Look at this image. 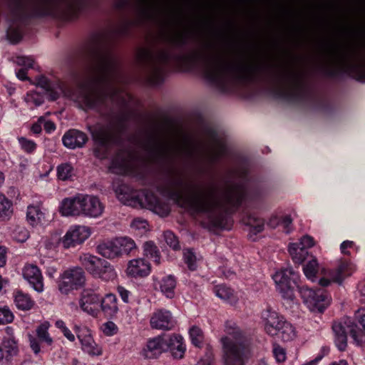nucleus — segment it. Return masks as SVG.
I'll list each match as a JSON object with an SVG mask.
<instances>
[{"label":"nucleus","instance_id":"obj_17","mask_svg":"<svg viewBox=\"0 0 365 365\" xmlns=\"http://www.w3.org/2000/svg\"><path fill=\"white\" fill-rule=\"evenodd\" d=\"M101 294L97 289H83L80 294L78 305L81 309L92 317H97L99 313Z\"/></svg>","mask_w":365,"mask_h":365},{"label":"nucleus","instance_id":"obj_26","mask_svg":"<svg viewBox=\"0 0 365 365\" xmlns=\"http://www.w3.org/2000/svg\"><path fill=\"white\" fill-rule=\"evenodd\" d=\"M164 351H166L165 338L158 336L147 341L142 355L146 359H156Z\"/></svg>","mask_w":365,"mask_h":365},{"label":"nucleus","instance_id":"obj_52","mask_svg":"<svg viewBox=\"0 0 365 365\" xmlns=\"http://www.w3.org/2000/svg\"><path fill=\"white\" fill-rule=\"evenodd\" d=\"M183 260L190 271H195L197 269V258L192 250L188 249L184 251Z\"/></svg>","mask_w":365,"mask_h":365},{"label":"nucleus","instance_id":"obj_51","mask_svg":"<svg viewBox=\"0 0 365 365\" xmlns=\"http://www.w3.org/2000/svg\"><path fill=\"white\" fill-rule=\"evenodd\" d=\"M18 142L21 149L26 154L32 155L37 149V144L34 140L25 137H19Z\"/></svg>","mask_w":365,"mask_h":365},{"label":"nucleus","instance_id":"obj_57","mask_svg":"<svg viewBox=\"0 0 365 365\" xmlns=\"http://www.w3.org/2000/svg\"><path fill=\"white\" fill-rule=\"evenodd\" d=\"M73 330L75 331L80 342L86 340V339H88V337L93 336L91 330L86 326L76 324L73 327Z\"/></svg>","mask_w":365,"mask_h":365},{"label":"nucleus","instance_id":"obj_48","mask_svg":"<svg viewBox=\"0 0 365 365\" xmlns=\"http://www.w3.org/2000/svg\"><path fill=\"white\" fill-rule=\"evenodd\" d=\"M24 101L31 108L38 107L44 102L43 96L34 91H29L24 97Z\"/></svg>","mask_w":365,"mask_h":365},{"label":"nucleus","instance_id":"obj_38","mask_svg":"<svg viewBox=\"0 0 365 365\" xmlns=\"http://www.w3.org/2000/svg\"><path fill=\"white\" fill-rule=\"evenodd\" d=\"M288 251L292 260L297 264H302L308 256V251L305 247H301L298 243H290Z\"/></svg>","mask_w":365,"mask_h":365},{"label":"nucleus","instance_id":"obj_55","mask_svg":"<svg viewBox=\"0 0 365 365\" xmlns=\"http://www.w3.org/2000/svg\"><path fill=\"white\" fill-rule=\"evenodd\" d=\"M14 316L8 306L0 307V324L11 323Z\"/></svg>","mask_w":365,"mask_h":365},{"label":"nucleus","instance_id":"obj_8","mask_svg":"<svg viewBox=\"0 0 365 365\" xmlns=\"http://www.w3.org/2000/svg\"><path fill=\"white\" fill-rule=\"evenodd\" d=\"M356 317L363 327L360 329L357 324L348 317L332 324V331L334 336V344L340 351H344L347 348V331L357 346H365V309H360L356 313Z\"/></svg>","mask_w":365,"mask_h":365},{"label":"nucleus","instance_id":"obj_60","mask_svg":"<svg viewBox=\"0 0 365 365\" xmlns=\"http://www.w3.org/2000/svg\"><path fill=\"white\" fill-rule=\"evenodd\" d=\"M359 247L355 242L351 240H345L340 245V250L343 255H351V250L358 251Z\"/></svg>","mask_w":365,"mask_h":365},{"label":"nucleus","instance_id":"obj_32","mask_svg":"<svg viewBox=\"0 0 365 365\" xmlns=\"http://www.w3.org/2000/svg\"><path fill=\"white\" fill-rule=\"evenodd\" d=\"M100 307L104 315L113 318L119 311L118 299L114 294L108 293L104 297L101 296Z\"/></svg>","mask_w":365,"mask_h":365},{"label":"nucleus","instance_id":"obj_56","mask_svg":"<svg viewBox=\"0 0 365 365\" xmlns=\"http://www.w3.org/2000/svg\"><path fill=\"white\" fill-rule=\"evenodd\" d=\"M73 330L75 331L80 342L86 340V339H88V337L93 336L91 330L86 326L76 324L73 327Z\"/></svg>","mask_w":365,"mask_h":365},{"label":"nucleus","instance_id":"obj_44","mask_svg":"<svg viewBox=\"0 0 365 365\" xmlns=\"http://www.w3.org/2000/svg\"><path fill=\"white\" fill-rule=\"evenodd\" d=\"M188 333L192 344L195 347L201 348L205 341V335L202 329L194 325L189 329Z\"/></svg>","mask_w":365,"mask_h":365},{"label":"nucleus","instance_id":"obj_49","mask_svg":"<svg viewBox=\"0 0 365 365\" xmlns=\"http://www.w3.org/2000/svg\"><path fill=\"white\" fill-rule=\"evenodd\" d=\"M318 269L319 263L315 257L309 260L303 267V272L305 276L312 282L316 279Z\"/></svg>","mask_w":365,"mask_h":365},{"label":"nucleus","instance_id":"obj_23","mask_svg":"<svg viewBox=\"0 0 365 365\" xmlns=\"http://www.w3.org/2000/svg\"><path fill=\"white\" fill-rule=\"evenodd\" d=\"M150 324L153 329L163 330H170L175 326L171 312L165 309L155 311L150 317Z\"/></svg>","mask_w":365,"mask_h":365},{"label":"nucleus","instance_id":"obj_46","mask_svg":"<svg viewBox=\"0 0 365 365\" xmlns=\"http://www.w3.org/2000/svg\"><path fill=\"white\" fill-rule=\"evenodd\" d=\"M213 291L217 297L223 300L231 302L235 299L233 290L225 284L215 286Z\"/></svg>","mask_w":365,"mask_h":365},{"label":"nucleus","instance_id":"obj_22","mask_svg":"<svg viewBox=\"0 0 365 365\" xmlns=\"http://www.w3.org/2000/svg\"><path fill=\"white\" fill-rule=\"evenodd\" d=\"M49 324L48 322L39 325L36 331V337L29 335L30 347L35 354H38L41 351L40 343L45 344L48 346L53 344V339L48 333Z\"/></svg>","mask_w":365,"mask_h":365},{"label":"nucleus","instance_id":"obj_31","mask_svg":"<svg viewBox=\"0 0 365 365\" xmlns=\"http://www.w3.org/2000/svg\"><path fill=\"white\" fill-rule=\"evenodd\" d=\"M177 279L172 274L162 277L160 279L154 280L155 289H159L167 298L173 299L175 297V289Z\"/></svg>","mask_w":365,"mask_h":365},{"label":"nucleus","instance_id":"obj_18","mask_svg":"<svg viewBox=\"0 0 365 365\" xmlns=\"http://www.w3.org/2000/svg\"><path fill=\"white\" fill-rule=\"evenodd\" d=\"M135 154L130 148H119L112 159L110 170L117 174H125L130 169Z\"/></svg>","mask_w":365,"mask_h":365},{"label":"nucleus","instance_id":"obj_10","mask_svg":"<svg viewBox=\"0 0 365 365\" xmlns=\"http://www.w3.org/2000/svg\"><path fill=\"white\" fill-rule=\"evenodd\" d=\"M115 194L119 201L124 205L133 206L139 202L142 206L161 217H166L170 212L169 205L163 202L151 192L146 191L144 192L143 197L139 200L138 197L128 185L121 184L115 189Z\"/></svg>","mask_w":365,"mask_h":365},{"label":"nucleus","instance_id":"obj_34","mask_svg":"<svg viewBox=\"0 0 365 365\" xmlns=\"http://www.w3.org/2000/svg\"><path fill=\"white\" fill-rule=\"evenodd\" d=\"M45 212L43 211L42 202L36 205H29L26 210V220L32 227L39 225L44 218Z\"/></svg>","mask_w":365,"mask_h":365},{"label":"nucleus","instance_id":"obj_37","mask_svg":"<svg viewBox=\"0 0 365 365\" xmlns=\"http://www.w3.org/2000/svg\"><path fill=\"white\" fill-rule=\"evenodd\" d=\"M277 336H279L283 341H291L297 337L296 328L285 319Z\"/></svg>","mask_w":365,"mask_h":365},{"label":"nucleus","instance_id":"obj_33","mask_svg":"<svg viewBox=\"0 0 365 365\" xmlns=\"http://www.w3.org/2000/svg\"><path fill=\"white\" fill-rule=\"evenodd\" d=\"M13 299L16 307L19 310L29 311L35 305V301L31 297L20 289H15L13 293Z\"/></svg>","mask_w":365,"mask_h":365},{"label":"nucleus","instance_id":"obj_45","mask_svg":"<svg viewBox=\"0 0 365 365\" xmlns=\"http://www.w3.org/2000/svg\"><path fill=\"white\" fill-rule=\"evenodd\" d=\"M74 175V169L71 163H63L56 168V175L58 180L66 181L71 179Z\"/></svg>","mask_w":365,"mask_h":365},{"label":"nucleus","instance_id":"obj_1","mask_svg":"<svg viewBox=\"0 0 365 365\" xmlns=\"http://www.w3.org/2000/svg\"><path fill=\"white\" fill-rule=\"evenodd\" d=\"M193 187L185 180L179 170L172 168L168 170L160 191L192 215H204L200 221L202 227L210 231L230 230L232 221L228 216V209H237L241 205L246 197L245 185L235 183L224 190L214 182L198 189H191Z\"/></svg>","mask_w":365,"mask_h":365},{"label":"nucleus","instance_id":"obj_27","mask_svg":"<svg viewBox=\"0 0 365 365\" xmlns=\"http://www.w3.org/2000/svg\"><path fill=\"white\" fill-rule=\"evenodd\" d=\"M87 141V135L83 131L76 129L68 130L62 138L63 145L69 149L82 148Z\"/></svg>","mask_w":365,"mask_h":365},{"label":"nucleus","instance_id":"obj_14","mask_svg":"<svg viewBox=\"0 0 365 365\" xmlns=\"http://www.w3.org/2000/svg\"><path fill=\"white\" fill-rule=\"evenodd\" d=\"M142 147L153 160H170V148L165 143H159L155 130L148 135V140L143 143Z\"/></svg>","mask_w":365,"mask_h":365},{"label":"nucleus","instance_id":"obj_47","mask_svg":"<svg viewBox=\"0 0 365 365\" xmlns=\"http://www.w3.org/2000/svg\"><path fill=\"white\" fill-rule=\"evenodd\" d=\"M81 6L78 0H67L66 15L68 20L76 19L80 12Z\"/></svg>","mask_w":365,"mask_h":365},{"label":"nucleus","instance_id":"obj_21","mask_svg":"<svg viewBox=\"0 0 365 365\" xmlns=\"http://www.w3.org/2000/svg\"><path fill=\"white\" fill-rule=\"evenodd\" d=\"M83 202V195L81 194L66 197L62 200L59 212L62 216L66 217L81 215Z\"/></svg>","mask_w":365,"mask_h":365},{"label":"nucleus","instance_id":"obj_61","mask_svg":"<svg viewBox=\"0 0 365 365\" xmlns=\"http://www.w3.org/2000/svg\"><path fill=\"white\" fill-rule=\"evenodd\" d=\"M279 225L282 226L283 230L286 233H289L292 229V219L290 215L282 216L279 219Z\"/></svg>","mask_w":365,"mask_h":365},{"label":"nucleus","instance_id":"obj_9","mask_svg":"<svg viewBox=\"0 0 365 365\" xmlns=\"http://www.w3.org/2000/svg\"><path fill=\"white\" fill-rule=\"evenodd\" d=\"M275 78L283 86L277 88V95L281 98L287 100H299L307 93V88L305 83V73L292 65L288 64L275 76Z\"/></svg>","mask_w":365,"mask_h":365},{"label":"nucleus","instance_id":"obj_3","mask_svg":"<svg viewBox=\"0 0 365 365\" xmlns=\"http://www.w3.org/2000/svg\"><path fill=\"white\" fill-rule=\"evenodd\" d=\"M86 52L89 70L93 76L80 102L85 109L100 112L108 99L113 101L118 94L115 84L120 81V63L113 49L99 39L92 41L87 46Z\"/></svg>","mask_w":365,"mask_h":365},{"label":"nucleus","instance_id":"obj_19","mask_svg":"<svg viewBox=\"0 0 365 365\" xmlns=\"http://www.w3.org/2000/svg\"><path fill=\"white\" fill-rule=\"evenodd\" d=\"M284 320L285 317L283 315L270 307H267L262 312V321L264 331L271 336L278 334L279 329Z\"/></svg>","mask_w":365,"mask_h":365},{"label":"nucleus","instance_id":"obj_42","mask_svg":"<svg viewBox=\"0 0 365 365\" xmlns=\"http://www.w3.org/2000/svg\"><path fill=\"white\" fill-rule=\"evenodd\" d=\"M143 253L145 257L153 260L156 265L160 264V253L153 242L148 241L144 243Z\"/></svg>","mask_w":365,"mask_h":365},{"label":"nucleus","instance_id":"obj_29","mask_svg":"<svg viewBox=\"0 0 365 365\" xmlns=\"http://www.w3.org/2000/svg\"><path fill=\"white\" fill-rule=\"evenodd\" d=\"M166 351L169 350L175 359H182L186 351L183 337L173 334L165 339Z\"/></svg>","mask_w":365,"mask_h":365},{"label":"nucleus","instance_id":"obj_4","mask_svg":"<svg viewBox=\"0 0 365 365\" xmlns=\"http://www.w3.org/2000/svg\"><path fill=\"white\" fill-rule=\"evenodd\" d=\"M272 279L277 292L284 300L293 302L297 288L304 304L313 312L322 313L330 304L331 298L325 290H314L306 285L300 286L299 275L292 267L280 269L272 275Z\"/></svg>","mask_w":365,"mask_h":365},{"label":"nucleus","instance_id":"obj_58","mask_svg":"<svg viewBox=\"0 0 365 365\" xmlns=\"http://www.w3.org/2000/svg\"><path fill=\"white\" fill-rule=\"evenodd\" d=\"M163 235L165 242L167 243L168 245H169L171 248H173L175 250L180 249L178 239L173 232L167 230L164 232Z\"/></svg>","mask_w":365,"mask_h":365},{"label":"nucleus","instance_id":"obj_43","mask_svg":"<svg viewBox=\"0 0 365 365\" xmlns=\"http://www.w3.org/2000/svg\"><path fill=\"white\" fill-rule=\"evenodd\" d=\"M119 256L129 254L135 247V243L130 237L115 238Z\"/></svg>","mask_w":365,"mask_h":365},{"label":"nucleus","instance_id":"obj_25","mask_svg":"<svg viewBox=\"0 0 365 365\" xmlns=\"http://www.w3.org/2000/svg\"><path fill=\"white\" fill-rule=\"evenodd\" d=\"M36 85L44 90L45 94L51 101H56L63 91V87L59 81H51L45 76L36 77Z\"/></svg>","mask_w":365,"mask_h":365},{"label":"nucleus","instance_id":"obj_30","mask_svg":"<svg viewBox=\"0 0 365 365\" xmlns=\"http://www.w3.org/2000/svg\"><path fill=\"white\" fill-rule=\"evenodd\" d=\"M83 201L82 215L97 217L103 213L104 207L97 197L83 195Z\"/></svg>","mask_w":365,"mask_h":365},{"label":"nucleus","instance_id":"obj_12","mask_svg":"<svg viewBox=\"0 0 365 365\" xmlns=\"http://www.w3.org/2000/svg\"><path fill=\"white\" fill-rule=\"evenodd\" d=\"M86 277L81 267H73L64 270L59 276L57 285L59 292L68 294L73 290H78L86 284Z\"/></svg>","mask_w":365,"mask_h":365},{"label":"nucleus","instance_id":"obj_59","mask_svg":"<svg viewBox=\"0 0 365 365\" xmlns=\"http://www.w3.org/2000/svg\"><path fill=\"white\" fill-rule=\"evenodd\" d=\"M273 355L279 363L285 361L287 359L286 350L279 344L274 343L272 349Z\"/></svg>","mask_w":365,"mask_h":365},{"label":"nucleus","instance_id":"obj_53","mask_svg":"<svg viewBox=\"0 0 365 365\" xmlns=\"http://www.w3.org/2000/svg\"><path fill=\"white\" fill-rule=\"evenodd\" d=\"M183 145L181 147L180 152L185 155L187 158H191L194 156L197 147L194 145L187 137L182 139Z\"/></svg>","mask_w":365,"mask_h":365},{"label":"nucleus","instance_id":"obj_7","mask_svg":"<svg viewBox=\"0 0 365 365\" xmlns=\"http://www.w3.org/2000/svg\"><path fill=\"white\" fill-rule=\"evenodd\" d=\"M322 53L339 65L340 70L358 81H365V54L362 57L359 45L346 47L345 52H338L336 46L327 42L323 45Z\"/></svg>","mask_w":365,"mask_h":365},{"label":"nucleus","instance_id":"obj_54","mask_svg":"<svg viewBox=\"0 0 365 365\" xmlns=\"http://www.w3.org/2000/svg\"><path fill=\"white\" fill-rule=\"evenodd\" d=\"M320 70L324 76L329 78H335L339 73V70L335 68L334 64L331 63L329 61L322 64L320 66Z\"/></svg>","mask_w":365,"mask_h":365},{"label":"nucleus","instance_id":"obj_15","mask_svg":"<svg viewBox=\"0 0 365 365\" xmlns=\"http://www.w3.org/2000/svg\"><path fill=\"white\" fill-rule=\"evenodd\" d=\"M356 270V266L350 261L341 260L336 269H329L327 272L329 278L322 277L319 284L323 287H328L331 282L341 284L344 279L351 275Z\"/></svg>","mask_w":365,"mask_h":365},{"label":"nucleus","instance_id":"obj_5","mask_svg":"<svg viewBox=\"0 0 365 365\" xmlns=\"http://www.w3.org/2000/svg\"><path fill=\"white\" fill-rule=\"evenodd\" d=\"M133 115L131 111L121 113L116 123L109 122L106 124H96L91 133L96 145L93 149L94 155L100 159L107 156L108 149L113 145L120 146L123 143V135L126 130L125 123Z\"/></svg>","mask_w":365,"mask_h":365},{"label":"nucleus","instance_id":"obj_2","mask_svg":"<svg viewBox=\"0 0 365 365\" xmlns=\"http://www.w3.org/2000/svg\"><path fill=\"white\" fill-rule=\"evenodd\" d=\"M137 61L146 68L147 81L150 85L163 82L164 68L170 61L177 62L202 60L205 63V76L212 83H220L228 74H232L242 82H252L257 75L269 73L274 67L270 62L254 63H232L227 61L222 53H205L202 51H193L188 53L173 55L166 49L154 53L150 48H140L136 53Z\"/></svg>","mask_w":365,"mask_h":365},{"label":"nucleus","instance_id":"obj_20","mask_svg":"<svg viewBox=\"0 0 365 365\" xmlns=\"http://www.w3.org/2000/svg\"><path fill=\"white\" fill-rule=\"evenodd\" d=\"M1 345L5 353V360L11 361L19 353V340L14 334V329L7 326L4 329Z\"/></svg>","mask_w":365,"mask_h":365},{"label":"nucleus","instance_id":"obj_16","mask_svg":"<svg viewBox=\"0 0 365 365\" xmlns=\"http://www.w3.org/2000/svg\"><path fill=\"white\" fill-rule=\"evenodd\" d=\"M91 235V230L89 227L73 225L68 229L66 235L61 240V242L65 249L75 247L83 244Z\"/></svg>","mask_w":365,"mask_h":365},{"label":"nucleus","instance_id":"obj_64","mask_svg":"<svg viewBox=\"0 0 365 365\" xmlns=\"http://www.w3.org/2000/svg\"><path fill=\"white\" fill-rule=\"evenodd\" d=\"M117 331L118 327L113 322H107L103 325V331L106 336H113Z\"/></svg>","mask_w":365,"mask_h":365},{"label":"nucleus","instance_id":"obj_6","mask_svg":"<svg viewBox=\"0 0 365 365\" xmlns=\"http://www.w3.org/2000/svg\"><path fill=\"white\" fill-rule=\"evenodd\" d=\"M225 332L227 336L220 339L225 365H245L250 346V339L245 332L231 320L225 322Z\"/></svg>","mask_w":365,"mask_h":365},{"label":"nucleus","instance_id":"obj_62","mask_svg":"<svg viewBox=\"0 0 365 365\" xmlns=\"http://www.w3.org/2000/svg\"><path fill=\"white\" fill-rule=\"evenodd\" d=\"M16 62L18 65L25 67L26 68H31L34 65V60L31 56H18Z\"/></svg>","mask_w":365,"mask_h":365},{"label":"nucleus","instance_id":"obj_28","mask_svg":"<svg viewBox=\"0 0 365 365\" xmlns=\"http://www.w3.org/2000/svg\"><path fill=\"white\" fill-rule=\"evenodd\" d=\"M126 272L131 277H144L150 274V264L145 259H133L129 261Z\"/></svg>","mask_w":365,"mask_h":365},{"label":"nucleus","instance_id":"obj_35","mask_svg":"<svg viewBox=\"0 0 365 365\" xmlns=\"http://www.w3.org/2000/svg\"><path fill=\"white\" fill-rule=\"evenodd\" d=\"M97 252L104 257L113 259L119 256L115 239L100 243L96 247Z\"/></svg>","mask_w":365,"mask_h":365},{"label":"nucleus","instance_id":"obj_39","mask_svg":"<svg viewBox=\"0 0 365 365\" xmlns=\"http://www.w3.org/2000/svg\"><path fill=\"white\" fill-rule=\"evenodd\" d=\"M244 223L250 227V235H257L263 231L264 227V221L262 218L250 215L243 219Z\"/></svg>","mask_w":365,"mask_h":365},{"label":"nucleus","instance_id":"obj_40","mask_svg":"<svg viewBox=\"0 0 365 365\" xmlns=\"http://www.w3.org/2000/svg\"><path fill=\"white\" fill-rule=\"evenodd\" d=\"M80 343L82 350L88 355L92 356H98L103 354L102 347L96 343L93 336L88 337V339H86Z\"/></svg>","mask_w":365,"mask_h":365},{"label":"nucleus","instance_id":"obj_36","mask_svg":"<svg viewBox=\"0 0 365 365\" xmlns=\"http://www.w3.org/2000/svg\"><path fill=\"white\" fill-rule=\"evenodd\" d=\"M189 37L188 31L184 30L167 35L165 40L176 48H181L187 44Z\"/></svg>","mask_w":365,"mask_h":365},{"label":"nucleus","instance_id":"obj_63","mask_svg":"<svg viewBox=\"0 0 365 365\" xmlns=\"http://www.w3.org/2000/svg\"><path fill=\"white\" fill-rule=\"evenodd\" d=\"M130 226L135 230L145 231L148 229V223L147 220L142 218H135L132 221Z\"/></svg>","mask_w":365,"mask_h":365},{"label":"nucleus","instance_id":"obj_41","mask_svg":"<svg viewBox=\"0 0 365 365\" xmlns=\"http://www.w3.org/2000/svg\"><path fill=\"white\" fill-rule=\"evenodd\" d=\"M13 215V203L0 192V220H9Z\"/></svg>","mask_w":365,"mask_h":365},{"label":"nucleus","instance_id":"obj_24","mask_svg":"<svg viewBox=\"0 0 365 365\" xmlns=\"http://www.w3.org/2000/svg\"><path fill=\"white\" fill-rule=\"evenodd\" d=\"M24 278L38 293L43 291V278L40 269L35 264H26L22 270Z\"/></svg>","mask_w":365,"mask_h":365},{"label":"nucleus","instance_id":"obj_13","mask_svg":"<svg viewBox=\"0 0 365 365\" xmlns=\"http://www.w3.org/2000/svg\"><path fill=\"white\" fill-rule=\"evenodd\" d=\"M62 0H13L14 11L16 12L23 11L26 6L30 7V16L43 17L51 15L54 8L57 7Z\"/></svg>","mask_w":365,"mask_h":365},{"label":"nucleus","instance_id":"obj_11","mask_svg":"<svg viewBox=\"0 0 365 365\" xmlns=\"http://www.w3.org/2000/svg\"><path fill=\"white\" fill-rule=\"evenodd\" d=\"M79 261L93 277L100 278L105 282L113 281L117 277V273L113 267L103 259L84 253L80 256Z\"/></svg>","mask_w":365,"mask_h":365},{"label":"nucleus","instance_id":"obj_50","mask_svg":"<svg viewBox=\"0 0 365 365\" xmlns=\"http://www.w3.org/2000/svg\"><path fill=\"white\" fill-rule=\"evenodd\" d=\"M212 138L215 147L210 153L209 158L212 163H215L225 155V147L222 144L217 142L215 135H212Z\"/></svg>","mask_w":365,"mask_h":365}]
</instances>
